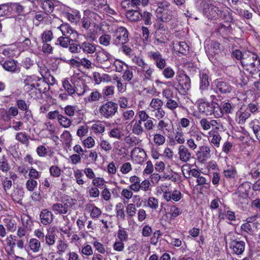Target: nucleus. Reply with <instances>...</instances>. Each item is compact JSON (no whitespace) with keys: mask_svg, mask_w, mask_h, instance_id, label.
<instances>
[{"mask_svg":"<svg viewBox=\"0 0 260 260\" xmlns=\"http://www.w3.org/2000/svg\"><path fill=\"white\" fill-rule=\"evenodd\" d=\"M206 52L208 58L210 60L213 59L214 56L216 54H218L220 52V44L216 41H212L211 43L210 46L208 48V50L206 49Z\"/></svg>","mask_w":260,"mask_h":260,"instance_id":"obj_23","label":"nucleus"},{"mask_svg":"<svg viewBox=\"0 0 260 260\" xmlns=\"http://www.w3.org/2000/svg\"><path fill=\"white\" fill-rule=\"evenodd\" d=\"M174 141L178 144L182 145L185 142V135L181 127H177L174 132Z\"/></svg>","mask_w":260,"mask_h":260,"instance_id":"obj_37","label":"nucleus"},{"mask_svg":"<svg viewBox=\"0 0 260 260\" xmlns=\"http://www.w3.org/2000/svg\"><path fill=\"white\" fill-rule=\"evenodd\" d=\"M157 127L159 131H162L164 133L171 130L170 124L164 120H159Z\"/></svg>","mask_w":260,"mask_h":260,"instance_id":"obj_57","label":"nucleus"},{"mask_svg":"<svg viewBox=\"0 0 260 260\" xmlns=\"http://www.w3.org/2000/svg\"><path fill=\"white\" fill-rule=\"evenodd\" d=\"M122 112V117L123 120L128 121L131 120L135 115V112L133 110L123 109Z\"/></svg>","mask_w":260,"mask_h":260,"instance_id":"obj_60","label":"nucleus"},{"mask_svg":"<svg viewBox=\"0 0 260 260\" xmlns=\"http://www.w3.org/2000/svg\"><path fill=\"white\" fill-rule=\"evenodd\" d=\"M96 17H99V16L95 13L90 11H85L82 20V27L85 29H88L91 25V18L96 19Z\"/></svg>","mask_w":260,"mask_h":260,"instance_id":"obj_26","label":"nucleus"},{"mask_svg":"<svg viewBox=\"0 0 260 260\" xmlns=\"http://www.w3.org/2000/svg\"><path fill=\"white\" fill-rule=\"evenodd\" d=\"M203 12L208 19H217L221 14V11L218 7L208 3L203 4Z\"/></svg>","mask_w":260,"mask_h":260,"instance_id":"obj_8","label":"nucleus"},{"mask_svg":"<svg viewBox=\"0 0 260 260\" xmlns=\"http://www.w3.org/2000/svg\"><path fill=\"white\" fill-rule=\"evenodd\" d=\"M211 108H212L211 115L213 114L216 118L222 117L223 114L222 108L218 104L215 103H211Z\"/></svg>","mask_w":260,"mask_h":260,"instance_id":"obj_42","label":"nucleus"},{"mask_svg":"<svg viewBox=\"0 0 260 260\" xmlns=\"http://www.w3.org/2000/svg\"><path fill=\"white\" fill-rule=\"evenodd\" d=\"M21 220L23 225L28 230H31L33 225V222L29 216L23 214L21 216Z\"/></svg>","mask_w":260,"mask_h":260,"instance_id":"obj_46","label":"nucleus"},{"mask_svg":"<svg viewBox=\"0 0 260 260\" xmlns=\"http://www.w3.org/2000/svg\"><path fill=\"white\" fill-rule=\"evenodd\" d=\"M91 128L92 131L96 134H102L104 132L105 129L104 125L100 121H98L93 123Z\"/></svg>","mask_w":260,"mask_h":260,"instance_id":"obj_55","label":"nucleus"},{"mask_svg":"<svg viewBox=\"0 0 260 260\" xmlns=\"http://www.w3.org/2000/svg\"><path fill=\"white\" fill-rule=\"evenodd\" d=\"M0 169L3 172H7L10 169V167L8 163V160L5 155L0 158Z\"/></svg>","mask_w":260,"mask_h":260,"instance_id":"obj_64","label":"nucleus"},{"mask_svg":"<svg viewBox=\"0 0 260 260\" xmlns=\"http://www.w3.org/2000/svg\"><path fill=\"white\" fill-rule=\"evenodd\" d=\"M199 123L204 131H208L211 128V130H219V126H221L220 123L216 120L206 118L201 119Z\"/></svg>","mask_w":260,"mask_h":260,"instance_id":"obj_13","label":"nucleus"},{"mask_svg":"<svg viewBox=\"0 0 260 260\" xmlns=\"http://www.w3.org/2000/svg\"><path fill=\"white\" fill-rule=\"evenodd\" d=\"M28 247L32 252L38 253L42 249L41 242L36 238H31L28 242Z\"/></svg>","mask_w":260,"mask_h":260,"instance_id":"obj_29","label":"nucleus"},{"mask_svg":"<svg viewBox=\"0 0 260 260\" xmlns=\"http://www.w3.org/2000/svg\"><path fill=\"white\" fill-rule=\"evenodd\" d=\"M118 103L121 110L132 107V105L128 103V99L124 96L120 97L118 100Z\"/></svg>","mask_w":260,"mask_h":260,"instance_id":"obj_59","label":"nucleus"},{"mask_svg":"<svg viewBox=\"0 0 260 260\" xmlns=\"http://www.w3.org/2000/svg\"><path fill=\"white\" fill-rule=\"evenodd\" d=\"M118 111V104L112 101H108L101 105L99 112L102 117L106 119L112 118Z\"/></svg>","mask_w":260,"mask_h":260,"instance_id":"obj_5","label":"nucleus"},{"mask_svg":"<svg viewBox=\"0 0 260 260\" xmlns=\"http://www.w3.org/2000/svg\"><path fill=\"white\" fill-rule=\"evenodd\" d=\"M190 165L186 164L182 166L181 170L183 175L186 178H189L191 175L192 177L196 178V186H199L201 187H205L207 189L209 188L210 186V182L204 176L201 175V173L196 169H191L190 167Z\"/></svg>","mask_w":260,"mask_h":260,"instance_id":"obj_1","label":"nucleus"},{"mask_svg":"<svg viewBox=\"0 0 260 260\" xmlns=\"http://www.w3.org/2000/svg\"><path fill=\"white\" fill-rule=\"evenodd\" d=\"M157 5V8L155 11L157 18L163 22H167L171 20L173 17V12L170 9V3L164 1L158 2Z\"/></svg>","mask_w":260,"mask_h":260,"instance_id":"obj_3","label":"nucleus"},{"mask_svg":"<svg viewBox=\"0 0 260 260\" xmlns=\"http://www.w3.org/2000/svg\"><path fill=\"white\" fill-rule=\"evenodd\" d=\"M51 209L56 214L64 215L67 213L69 206L66 204L55 203L52 206Z\"/></svg>","mask_w":260,"mask_h":260,"instance_id":"obj_28","label":"nucleus"},{"mask_svg":"<svg viewBox=\"0 0 260 260\" xmlns=\"http://www.w3.org/2000/svg\"><path fill=\"white\" fill-rule=\"evenodd\" d=\"M132 125V132L136 135H141L144 132V128L142 123L138 120L133 121Z\"/></svg>","mask_w":260,"mask_h":260,"instance_id":"obj_34","label":"nucleus"},{"mask_svg":"<svg viewBox=\"0 0 260 260\" xmlns=\"http://www.w3.org/2000/svg\"><path fill=\"white\" fill-rule=\"evenodd\" d=\"M131 156L134 164L142 165L146 159L147 155L143 149L135 147L131 151Z\"/></svg>","mask_w":260,"mask_h":260,"instance_id":"obj_9","label":"nucleus"},{"mask_svg":"<svg viewBox=\"0 0 260 260\" xmlns=\"http://www.w3.org/2000/svg\"><path fill=\"white\" fill-rule=\"evenodd\" d=\"M60 140L67 146H71L72 141V137L71 133L68 131H64L60 135Z\"/></svg>","mask_w":260,"mask_h":260,"instance_id":"obj_43","label":"nucleus"},{"mask_svg":"<svg viewBox=\"0 0 260 260\" xmlns=\"http://www.w3.org/2000/svg\"><path fill=\"white\" fill-rule=\"evenodd\" d=\"M6 245L9 247L10 250L8 252L9 255H12L14 253V248L16 245V242L17 241V237L11 235L7 237L5 240Z\"/></svg>","mask_w":260,"mask_h":260,"instance_id":"obj_33","label":"nucleus"},{"mask_svg":"<svg viewBox=\"0 0 260 260\" xmlns=\"http://www.w3.org/2000/svg\"><path fill=\"white\" fill-rule=\"evenodd\" d=\"M137 209L135 205L133 203L128 204L126 207V212L127 217L131 218L136 214Z\"/></svg>","mask_w":260,"mask_h":260,"instance_id":"obj_58","label":"nucleus"},{"mask_svg":"<svg viewBox=\"0 0 260 260\" xmlns=\"http://www.w3.org/2000/svg\"><path fill=\"white\" fill-rule=\"evenodd\" d=\"M196 155L198 160L200 161L207 160L211 157L210 147L207 145H204L199 147V150Z\"/></svg>","mask_w":260,"mask_h":260,"instance_id":"obj_17","label":"nucleus"},{"mask_svg":"<svg viewBox=\"0 0 260 260\" xmlns=\"http://www.w3.org/2000/svg\"><path fill=\"white\" fill-rule=\"evenodd\" d=\"M250 116V114L248 111H243L242 110L238 111L236 115V120L240 124H244L246 120Z\"/></svg>","mask_w":260,"mask_h":260,"instance_id":"obj_32","label":"nucleus"},{"mask_svg":"<svg viewBox=\"0 0 260 260\" xmlns=\"http://www.w3.org/2000/svg\"><path fill=\"white\" fill-rule=\"evenodd\" d=\"M89 208H91L90 216L92 218H98L101 215V210L98 207H96L94 205H89Z\"/></svg>","mask_w":260,"mask_h":260,"instance_id":"obj_54","label":"nucleus"},{"mask_svg":"<svg viewBox=\"0 0 260 260\" xmlns=\"http://www.w3.org/2000/svg\"><path fill=\"white\" fill-rule=\"evenodd\" d=\"M180 88L178 90H182L183 92H186L191 86V82L189 77L185 74H181L176 76Z\"/></svg>","mask_w":260,"mask_h":260,"instance_id":"obj_14","label":"nucleus"},{"mask_svg":"<svg viewBox=\"0 0 260 260\" xmlns=\"http://www.w3.org/2000/svg\"><path fill=\"white\" fill-rule=\"evenodd\" d=\"M28 136L25 132H19L15 135V139L23 144L28 145L29 143Z\"/></svg>","mask_w":260,"mask_h":260,"instance_id":"obj_50","label":"nucleus"},{"mask_svg":"<svg viewBox=\"0 0 260 260\" xmlns=\"http://www.w3.org/2000/svg\"><path fill=\"white\" fill-rule=\"evenodd\" d=\"M69 249V244L65 241L59 240L56 245V253L59 255H62Z\"/></svg>","mask_w":260,"mask_h":260,"instance_id":"obj_36","label":"nucleus"},{"mask_svg":"<svg viewBox=\"0 0 260 260\" xmlns=\"http://www.w3.org/2000/svg\"><path fill=\"white\" fill-rule=\"evenodd\" d=\"M127 18L131 21H137L142 17V14L140 12L139 6L137 9L129 11L125 13Z\"/></svg>","mask_w":260,"mask_h":260,"instance_id":"obj_27","label":"nucleus"},{"mask_svg":"<svg viewBox=\"0 0 260 260\" xmlns=\"http://www.w3.org/2000/svg\"><path fill=\"white\" fill-rule=\"evenodd\" d=\"M58 28L62 32V36L73 38L74 39H76L78 36L77 32L73 29L68 23L62 24Z\"/></svg>","mask_w":260,"mask_h":260,"instance_id":"obj_19","label":"nucleus"},{"mask_svg":"<svg viewBox=\"0 0 260 260\" xmlns=\"http://www.w3.org/2000/svg\"><path fill=\"white\" fill-rule=\"evenodd\" d=\"M173 49L179 53L185 54L188 50V46L185 42L174 43Z\"/></svg>","mask_w":260,"mask_h":260,"instance_id":"obj_35","label":"nucleus"},{"mask_svg":"<svg viewBox=\"0 0 260 260\" xmlns=\"http://www.w3.org/2000/svg\"><path fill=\"white\" fill-rule=\"evenodd\" d=\"M128 31L124 27H118L113 32L112 43L118 46L125 44L129 41Z\"/></svg>","mask_w":260,"mask_h":260,"instance_id":"obj_7","label":"nucleus"},{"mask_svg":"<svg viewBox=\"0 0 260 260\" xmlns=\"http://www.w3.org/2000/svg\"><path fill=\"white\" fill-rule=\"evenodd\" d=\"M58 121L59 123L64 128L69 127L72 124V121L70 118L61 114L58 116Z\"/></svg>","mask_w":260,"mask_h":260,"instance_id":"obj_53","label":"nucleus"},{"mask_svg":"<svg viewBox=\"0 0 260 260\" xmlns=\"http://www.w3.org/2000/svg\"><path fill=\"white\" fill-rule=\"evenodd\" d=\"M249 81L248 77L244 72L240 71L239 74L236 77V83L243 86L247 84Z\"/></svg>","mask_w":260,"mask_h":260,"instance_id":"obj_40","label":"nucleus"},{"mask_svg":"<svg viewBox=\"0 0 260 260\" xmlns=\"http://www.w3.org/2000/svg\"><path fill=\"white\" fill-rule=\"evenodd\" d=\"M209 85V75L204 72L200 74V89L204 90L207 89Z\"/></svg>","mask_w":260,"mask_h":260,"instance_id":"obj_38","label":"nucleus"},{"mask_svg":"<svg viewBox=\"0 0 260 260\" xmlns=\"http://www.w3.org/2000/svg\"><path fill=\"white\" fill-rule=\"evenodd\" d=\"M225 241L229 244L230 248L234 254L241 255L245 250V243L234 238V234L230 233L226 237Z\"/></svg>","mask_w":260,"mask_h":260,"instance_id":"obj_4","label":"nucleus"},{"mask_svg":"<svg viewBox=\"0 0 260 260\" xmlns=\"http://www.w3.org/2000/svg\"><path fill=\"white\" fill-rule=\"evenodd\" d=\"M116 216L118 219L124 220L125 214L124 211L123 205L121 203H118L115 206Z\"/></svg>","mask_w":260,"mask_h":260,"instance_id":"obj_45","label":"nucleus"},{"mask_svg":"<svg viewBox=\"0 0 260 260\" xmlns=\"http://www.w3.org/2000/svg\"><path fill=\"white\" fill-rule=\"evenodd\" d=\"M129 182L131 184L129 188L135 192H139V187L140 185L141 179L136 175L132 176L129 178Z\"/></svg>","mask_w":260,"mask_h":260,"instance_id":"obj_30","label":"nucleus"},{"mask_svg":"<svg viewBox=\"0 0 260 260\" xmlns=\"http://www.w3.org/2000/svg\"><path fill=\"white\" fill-rule=\"evenodd\" d=\"M148 57L155 62V66L159 70L164 69L166 62L162 55L158 51H149L147 53Z\"/></svg>","mask_w":260,"mask_h":260,"instance_id":"obj_11","label":"nucleus"},{"mask_svg":"<svg viewBox=\"0 0 260 260\" xmlns=\"http://www.w3.org/2000/svg\"><path fill=\"white\" fill-rule=\"evenodd\" d=\"M127 66L124 62L119 59H115L113 63V67L115 68L114 70L119 73L125 70L124 67L127 68Z\"/></svg>","mask_w":260,"mask_h":260,"instance_id":"obj_48","label":"nucleus"},{"mask_svg":"<svg viewBox=\"0 0 260 260\" xmlns=\"http://www.w3.org/2000/svg\"><path fill=\"white\" fill-rule=\"evenodd\" d=\"M158 188L163 193L162 198L165 201L170 199L171 191L169 190V185L166 183L161 184Z\"/></svg>","mask_w":260,"mask_h":260,"instance_id":"obj_51","label":"nucleus"},{"mask_svg":"<svg viewBox=\"0 0 260 260\" xmlns=\"http://www.w3.org/2000/svg\"><path fill=\"white\" fill-rule=\"evenodd\" d=\"M216 87L217 91L223 94L231 93L233 90V87L230 83L224 80L217 81Z\"/></svg>","mask_w":260,"mask_h":260,"instance_id":"obj_18","label":"nucleus"},{"mask_svg":"<svg viewBox=\"0 0 260 260\" xmlns=\"http://www.w3.org/2000/svg\"><path fill=\"white\" fill-rule=\"evenodd\" d=\"M53 38V33L49 30L44 31L41 35V40L43 43L50 42Z\"/></svg>","mask_w":260,"mask_h":260,"instance_id":"obj_61","label":"nucleus"},{"mask_svg":"<svg viewBox=\"0 0 260 260\" xmlns=\"http://www.w3.org/2000/svg\"><path fill=\"white\" fill-rule=\"evenodd\" d=\"M65 16L70 21L72 22H76L80 19L81 15L79 11L75 10L72 12V13H66Z\"/></svg>","mask_w":260,"mask_h":260,"instance_id":"obj_49","label":"nucleus"},{"mask_svg":"<svg viewBox=\"0 0 260 260\" xmlns=\"http://www.w3.org/2000/svg\"><path fill=\"white\" fill-rule=\"evenodd\" d=\"M23 80L24 90L27 92L37 89L41 90L39 87L41 83H44V81L41 78L35 75L24 76Z\"/></svg>","mask_w":260,"mask_h":260,"instance_id":"obj_6","label":"nucleus"},{"mask_svg":"<svg viewBox=\"0 0 260 260\" xmlns=\"http://www.w3.org/2000/svg\"><path fill=\"white\" fill-rule=\"evenodd\" d=\"M90 4L93 9L102 11L107 4V0H91Z\"/></svg>","mask_w":260,"mask_h":260,"instance_id":"obj_39","label":"nucleus"},{"mask_svg":"<svg viewBox=\"0 0 260 260\" xmlns=\"http://www.w3.org/2000/svg\"><path fill=\"white\" fill-rule=\"evenodd\" d=\"M80 48L83 53L87 54L95 53L98 48H100L98 45L93 42L85 41L80 44Z\"/></svg>","mask_w":260,"mask_h":260,"instance_id":"obj_15","label":"nucleus"},{"mask_svg":"<svg viewBox=\"0 0 260 260\" xmlns=\"http://www.w3.org/2000/svg\"><path fill=\"white\" fill-rule=\"evenodd\" d=\"M178 155L182 162H187L192 158V154L189 149L183 145H180L178 148Z\"/></svg>","mask_w":260,"mask_h":260,"instance_id":"obj_16","label":"nucleus"},{"mask_svg":"<svg viewBox=\"0 0 260 260\" xmlns=\"http://www.w3.org/2000/svg\"><path fill=\"white\" fill-rule=\"evenodd\" d=\"M94 61L97 63L104 64L107 62H110L112 55L106 50L100 47L95 53Z\"/></svg>","mask_w":260,"mask_h":260,"instance_id":"obj_12","label":"nucleus"},{"mask_svg":"<svg viewBox=\"0 0 260 260\" xmlns=\"http://www.w3.org/2000/svg\"><path fill=\"white\" fill-rule=\"evenodd\" d=\"M141 75L144 80H150L151 79L154 69L151 65L145 62L141 67Z\"/></svg>","mask_w":260,"mask_h":260,"instance_id":"obj_25","label":"nucleus"},{"mask_svg":"<svg viewBox=\"0 0 260 260\" xmlns=\"http://www.w3.org/2000/svg\"><path fill=\"white\" fill-rule=\"evenodd\" d=\"M2 65L3 68L7 71L16 72L18 71L17 62L13 59L7 60L2 64Z\"/></svg>","mask_w":260,"mask_h":260,"instance_id":"obj_31","label":"nucleus"},{"mask_svg":"<svg viewBox=\"0 0 260 260\" xmlns=\"http://www.w3.org/2000/svg\"><path fill=\"white\" fill-rule=\"evenodd\" d=\"M241 65L244 69L249 71V73L253 75L256 72V69L260 67V59L258 55L253 52L246 50Z\"/></svg>","mask_w":260,"mask_h":260,"instance_id":"obj_2","label":"nucleus"},{"mask_svg":"<svg viewBox=\"0 0 260 260\" xmlns=\"http://www.w3.org/2000/svg\"><path fill=\"white\" fill-rule=\"evenodd\" d=\"M111 40V36L108 34H104L99 38V43L105 47H108L110 45Z\"/></svg>","mask_w":260,"mask_h":260,"instance_id":"obj_56","label":"nucleus"},{"mask_svg":"<svg viewBox=\"0 0 260 260\" xmlns=\"http://www.w3.org/2000/svg\"><path fill=\"white\" fill-rule=\"evenodd\" d=\"M218 131V130H211L208 133V140L215 148L219 147L221 140V137L217 132Z\"/></svg>","mask_w":260,"mask_h":260,"instance_id":"obj_22","label":"nucleus"},{"mask_svg":"<svg viewBox=\"0 0 260 260\" xmlns=\"http://www.w3.org/2000/svg\"><path fill=\"white\" fill-rule=\"evenodd\" d=\"M197 105L200 113L204 114L206 116L211 115V104L205 102L203 100H200L197 102Z\"/></svg>","mask_w":260,"mask_h":260,"instance_id":"obj_24","label":"nucleus"},{"mask_svg":"<svg viewBox=\"0 0 260 260\" xmlns=\"http://www.w3.org/2000/svg\"><path fill=\"white\" fill-rule=\"evenodd\" d=\"M233 199L238 205L246 204L248 202V194L246 191L240 190L239 189L233 194Z\"/></svg>","mask_w":260,"mask_h":260,"instance_id":"obj_20","label":"nucleus"},{"mask_svg":"<svg viewBox=\"0 0 260 260\" xmlns=\"http://www.w3.org/2000/svg\"><path fill=\"white\" fill-rule=\"evenodd\" d=\"M72 41L73 39L70 37L61 36L57 39L56 44L63 48H67Z\"/></svg>","mask_w":260,"mask_h":260,"instance_id":"obj_47","label":"nucleus"},{"mask_svg":"<svg viewBox=\"0 0 260 260\" xmlns=\"http://www.w3.org/2000/svg\"><path fill=\"white\" fill-rule=\"evenodd\" d=\"M54 215L52 212L47 209H43L40 213V218L41 223L44 225L51 224L53 221Z\"/></svg>","mask_w":260,"mask_h":260,"instance_id":"obj_21","label":"nucleus"},{"mask_svg":"<svg viewBox=\"0 0 260 260\" xmlns=\"http://www.w3.org/2000/svg\"><path fill=\"white\" fill-rule=\"evenodd\" d=\"M224 177L227 179H234L237 175V170L233 166H228L227 169L223 171Z\"/></svg>","mask_w":260,"mask_h":260,"instance_id":"obj_44","label":"nucleus"},{"mask_svg":"<svg viewBox=\"0 0 260 260\" xmlns=\"http://www.w3.org/2000/svg\"><path fill=\"white\" fill-rule=\"evenodd\" d=\"M163 101L158 98L152 99L150 106L153 110L161 109L163 105Z\"/></svg>","mask_w":260,"mask_h":260,"instance_id":"obj_62","label":"nucleus"},{"mask_svg":"<svg viewBox=\"0 0 260 260\" xmlns=\"http://www.w3.org/2000/svg\"><path fill=\"white\" fill-rule=\"evenodd\" d=\"M73 175L75 177L76 182L79 185H82L85 183L84 180V174L82 170L80 169H76L74 170Z\"/></svg>","mask_w":260,"mask_h":260,"instance_id":"obj_41","label":"nucleus"},{"mask_svg":"<svg viewBox=\"0 0 260 260\" xmlns=\"http://www.w3.org/2000/svg\"><path fill=\"white\" fill-rule=\"evenodd\" d=\"M148 3L149 0H124L121 2L120 5L121 8L127 12L134 9H137L141 4L145 7Z\"/></svg>","mask_w":260,"mask_h":260,"instance_id":"obj_10","label":"nucleus"},{"mask_svg":"<svg viewBox=\"0 0 260 260\" xmlns=\"http://www.w3.org/2000/svg\"><path fill=\"white\" fill-rule=\"evenodd\" d=\"M255 122H257V121H252L249 123V125L252 129L255 136L260 142V126L258 124H255Z\"/></svg>","mask_w":260,"mask_h":260,"instance_id":"obj_63","label":"nucleus"},{"mask_svg":"<svg viewBox=\"0 0 260 260\" xmlns=\"http://www.w3.org/2000/svg\"><path fill=\"white\" fill-rule=\"evenodd\" d=\"M182 198V194L180 190L174 189L173 191L170 192V197L169 200H166V201L170 202L173 201L174 202H178Z\"/></svg>","mask_w":260,"mask_h":260,"instance_id":"obj_52","label":"nucleus"}]
</instances>
